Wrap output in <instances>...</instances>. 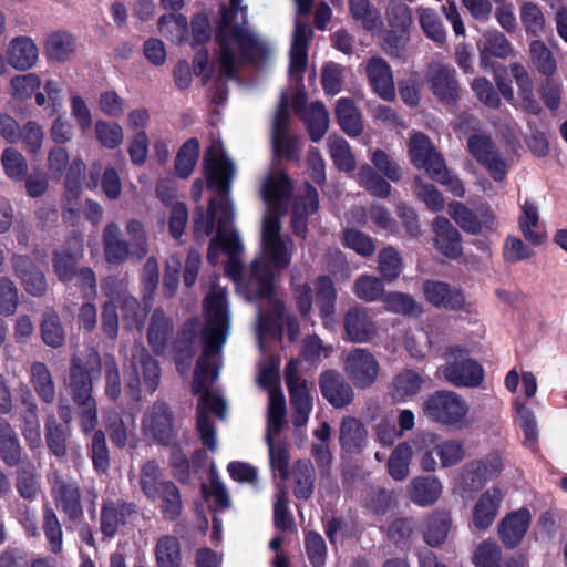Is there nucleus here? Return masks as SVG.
Here are the masks:
<instances>
[{
    "instance_id": "680f3d73",
    "label": "nucleus",
    "mask_w": 567,
    "mask_h": 567,
    "mask_svg": "<svg viewBox=\"0 0 567 567\" xmlns=\"http://www.w3.org/2000/svg\"><path fill=\"white\" fill-rule=\"evenodd\" d=\"M127 243L133 249V259L141 261L148 255V236L142 221L132 218L125 225Z\"/></svg>"
},
{
    "instance_id": "ea45409f",
    "label": "nucleus",
    "mask_w": 567,
    "mask_h": 567,
    "mask_svg": "<svg viewBox=\"0 0 567 567\" xmlns=\"http://www.w3.org/2000/svg\"><path fill=\"white\" fill-rule=\"evenodd\" d=\"M519 228L524 238L534 246L540 245L547 237L546 230L539 224L538 209L536 205L529 200H526L522 205Z\"/></svg>"
},
{
    "instance_id": "49530a36",
    "label": "nucleus",
    "mask_w": 567,
    "mask_h": 567,
    "mask_svg": "<svg viewBox=\"0 0 567 567\" xmlns=\"http://www.w3.org/2000/svg\"><path fill=\"white\" fill-rule=\"evenodd\" d=\"M311 141L319 142L329 128V113L321 102L310 104L301 114Z\"/></svg>"
},
{
    "instance_id": "58836bf2",
    "label": "nucleus",
    "mask_w": 567,
    "mask_h": 567,
    "mask_svg": "<svg viewBox=\"0 0 567 567\" xmlns=\"http://www.w3.org/2000/svg\"><path fill=\"white\" fill-rule=\"evenodd\" d=\"M452 526V518L447 512L437 511L429 516L423 522V538L431 547L442 545Z\"/></svg>"
},
{
    "instance_id": "5701e85b",
    "label": "nucleus",
    "mask_w": 567,
    "mask_h": 567,
    "mask_svg": "<svg viewBox=\"0 0 567 567\" xmlns=\"http://www.w3.org/2000/svg\"><path fill=\"white\" fill-rule=\"evenodd\" d=\"M319 385L322 396L336 409H342L353 401L351 384L338 371H324L320 375Z\"/></svg>"
},
{
    "instance_id": "aec40b11",
    "label": "nucleus",
    "mask_w": 567,
    "mask_h": 567,
    "mask_svg": "<svg viewBox=\"0 0 567 567\" xmlns=\"http://www.w3.org/2000/svg\"><path fill=\"white\" fill-rule=\"evenodd\" d=\"M343 328L347 339L354 343L370 342L378 334V326L369 309L354 306L348 309L343 317Z\"/></svg>"
},
{
    "instance_id": "4468645a",
    "label": "nucleus",
    "mask_w": 567,
    "mask_h": 567,
    "mask_svg": "<svg viewBox=\"0 0 567 567\" xmlns=\"http://www.w3.org/2000/svg\"><path fill=\"white\" fill-rule=\"evenodd\" d=\"M502 471V460L497 454H488L481 460L466 463L458 474V488L464 494L480 491Z\"/></svg>"
},
{
    "instance_id": "052dcab7",
    "label": "nucleus",
    "mask_w": 567,
    "mask_h": 567,
    "mask_svg": "<svg viewBox=\"0 0 567 567\" xmlns=\"http://www.w3.org/2000/svg\"><path fill=\"white\" fill-rule=\"evenodd\" d=\"M519 18L527 34L540 35L546 25L545 16L537 3L524 1L519 6Z\"/></svg>"
},
{
    "instance_id": "1a4fd4ad",
    "label": "nucleus",
    "mask_w": 567,
    "mask_h": 567,
    "mask_svg": "<svg viewBox=\"0 0 567 567\" xmlns=\"http://www.w3.org/2000/svg\"><path fill=\"white\" fill-rule=\"evenodd\" d=\"M101 357L95 351H90L85 360L73 357L70 364L69 383L74 402L93 399L92 379L101 372Z\"/></svg>"
},
{
    "instance_id": "f03ea898",
    "label": "nucleus",
    "mask_w": 567,
    "mask_h": 567,
    "mask_svg": "<svg viewBox=\"0 0 567 567\" xmlns=\"http://www.w3.org/2000/svg\"><path fill=\"white\" fill-rule=\"evenodd\" d=\"M206 324L202 330L203 353L199 357L192 384L194 393H202L197 408V430L202 443L210 451L217 450V437L214 423L207 412L219 419L226 415L223 398L213 393L208 386L217 379L220 368V353L225 344L230 320L226 300V291L213 289L205 299Z\"/></svg>"
},
{
    "instance_id": "5fc2aeb1",
    "label": "nucleus",
    "mask_w": 567,
    "mask_h": 567,
    "mask_svg": "<svg viewBox=\"0 0 567 567\" xmlns=\"http://www.w3.org/2000/svg\"><path fill=\"white\" fill-rule=\"evenodd\" d=\"M529 58L533 66L544 76L550 78L556 73V59L545 42L533 40L529 43Z\"/></svg>"
},
{
    "instance_id": "473e14b6",
    "label": "nucleus",
    "mask_w": 567,
    "mask_h": 567,
    "mask_svg": "<svg viewBox=\"0 0 567 567\" xmlns=\"http://www.w3.org/2000/svg\"><path fill=\"white\" fill-rule=\"evenodd\" d=\"M319 206L318 193L315 187L307 184L303 196L297 197L292 210V229L296 236L305 237L307 231V216L317 212Z\"/></svg>"
},
{
    "instance_id": "09e8293b",
    "label": "nucleus",
    "mask_w": 567,
    "mask_h": 567,
    "mask_svg": "<svg viewBox=\"0 0 567 567\" xmlns=\"http://www.w3.org/2000/svg\"><path fill=\"white\" fill-rule=\"evenodd\" d=\"M416 14L424 34L436 44H444L446 41V30L437 12L430 7H417Z\"/></svg>"
},
{
    "instance_id": "9b49d317",
    "label": "nucleus",
    "mask_w": 567,
    "mask_h": 567,
    "mask_svg": "<svg viewBox=\"0 0 567 567\" xmlns=\"http://www.w3.org/2000/svg\"><path fill=\"white\" fill-rule=\"evenodd\" d=\"M140 517V508L133 502L105 499L101 508V532L105 537L113 538L125 533Z\"/></svg>"
},
{
    "instance_id": "3c124183",
    "label": "nucleus",
    "mask_w": 567,
    "mask_h": 567,
    "mask_svg": "<svg viewBox=\"0 0 567 567\" xmlns=\"http://www.w3.org/2000/svg\"><path fill=\"white\" fill-rule=\"evenodd\" d=\"M0 455L9 466L17 465L21 455L17 434L10 423L2 417H0Z\"/></svg>"
},
{
    "instance_id": "a18cd8bd",
    "label": "nucleus",
    "mask_w": 567,
    "mask_h": 567,
    "mask_svg": "<svg viewBox=\"0 0 567 567\" xmlns=\"http://www.w3.org/2000/svg\"><path fill=\"white\" fill-rule=\"evenodd\" d=\"M71 436L70 426L59 424L54 415L45 421V441L49 450L59 458L68 453V441Z\"/></svg>"
},
{
    "instance_id": "864d4df0",
    "label": "nucleus",
    "mask_w": 567,
    "mask_h": 567,
    "mask_svg": "<svg viewBox=\"0 0 567 567\" xmlns=\"http://www.w3.org/2000/svg\"><path fill=\"white\" fill-rule=\"evenodd\" d=\"M163 478L159 465L154 461L146 462L141 468L140 486L143 494L152 501L157 499L162 485L168 483Z\"/></svg>"
},
{
    "instance_id": "c03bdc74",
    "label": "nucleus",
    "mask_w": 567,
    "mask_h": 567,
    "mask_svg": "<svg viewBox=\"0 0 567 567\" xmlns=\"http://www.w3.org/2000/svg\"><path fill=\"white\" fill-rule=\"evenodd\" d=\"M217 197L209 200L207 214H205L203 207H197L194 212V233L197 238H205L213 234L215 221H217V228L219 227V217L221 209L219 205L220 194L217 192Z\"/></svg>"
},
{
    "instance_id": "7c9ffc66",
    "label": "nucleus",
    "mask_w": 567,
    "mask_h": 567,
    "mask_svg": "<svg viewBox=\"0 0 567 567\" xmlns=\"http://www.w3.org/2000/svg\"><path fill=\"white\" fill-rule=\"evenodd\" d=\"M503 499L498 487L486 489L477 499L473 509V524L478 529H487L495 520Z\"/></svg>"
},
{
    "instance_id": "f8f14e48",
    "label": "nucleus",
    "mask_w": 567,
    "mask_h": 567,
    "mask_svg": "<svg viewBox=\"0 0 567 567\" xmlns=\"http://www.w3.org/2000/svg\"><path fill=\"white\" fill-rule=\"evenodd\" d=\"M422 291L429 303L439 309L474 313L475 306L468 301L462 289L440 280H426Z\"/></svg>"
},
{
    "instance_id": "0eeeda50",
    "label": "nucleus",
    "mask_w": 567,
    "mask_h": 567,
    "mask_svg": "<svg viewBox=\"0 0 567 567\" xmlns=\"http://www.w3.org/2000/svg\"><path fill=\"white\" fill-rule=\"evenodd\" d=\"M446 363L440 367L445 381L456 388H476L484 379L482 365L458 347H450L444 353Z\"/></svg>"
},
{
    "instance_id": "412c9836",
    "label": "nucleus",
    "mask_w": 567,
    "mask_h": 567,
    "mask_svg": "<svg viewBox=\"0 0 567 567\" xmlns=\"http://www.w3.org/2000/svg\"><path fill=\"white\" fill-rule=\"evenodd\" d=\"M365 74L373 92L382 100H395V84L390 64L381 56H371L365 62Z\"/></svg>"
},
{
    "instance_id": "a19ab883",
    "label": "nucleus",
    "mask_w": 567,
    "mask_h": 567,
    "mask_svg": "<svg viewBox=\"0 0 567 567\" xmlns=\"http://www.w3.org/2000/svg\"><path fill=\"white\" fill-rule=\"evenodd\" d=\"M30 383L44 403H53L56 396L55 383L45 363L35 361L30 367Z\"/></svg>"
},
{
    "instance_id": "2eb2a0df",
    "label": "nucleus",
    "mask_w": 567,
    "mask_h": 567,
    "mask_svg": "<svg viewBox=\"0 0 567 567\" xmlns=\"http://www.w3.org/2000/svg\"><path fill=\"white\" fill-rule=\"evenodd\" d=\"M48 482L56 507L70 520L81 518L83 516V507L79 484L74 480L61 475L58 471H52L48 475Z\"/></svg>"
},
{
    "instance_id": "0e129e2a",
    "label": "nucleus",
    "mask_w": 567,
    "mask_h": 567,
    "mask_svg": "<svg viewBox=\"0 0 567 567\" xmlns=\"http://www.w3.org/2000/svg\"><path fill=\"white\" fill-rule=\"evenodd\" d=\"M198 320H188L179 332L175 349L181 361L190 360L197 351Z\"/></svg>"
},
{
    "instance_id": "a211bd4d",
    "label": "nucleus",
    "mask_w": 567,
    "mask_h": 567,
    "mask_svg": "<svg viewBox=\"0 0 567 567\" xmlns=\"http://www.w3.org/2000/svg\"><path fill=\"white\" fill-rule=\"evenodd\" d=\"M290 112L287 96L282 95L272 121L271 143L276 156L295 158L296 137L289 133Z\"/></svg>"
},
{
    "instance_id": "338daca9",
    "label": "nucleus",
    "mask_w": 567,
    "mask_h": 567,
    "mask_svg": "<svg viewBox=\"0 0 567 567\" xmlns=\"http://www.w3.org/2000/svg\"><path fill=\"white\" fill-rule=\"evenodd\" d=\"M1 165L4 174L13 181H23L28 174V163L20 151L6 147L1 154Z\"/></svg>"
},
{
    "instance_id": "4be33fe9",
    "label": "nucleus",
    "mask_w": 567,
    "mask_h": 567,
    "mask_svg": "<svg viewBox=\"0 0 567 567\" xmlns=\"http://www.w3.org/2000/svg\"><path fill=\"white\" fill-rule=\"evenodd\" d=\"M434 454L440 460V466L443 468L458 464L465 457L463 443L457 440H446L436 444L433 450L423 453L420 465L425 472L436 471L439 463Z\"/></svg>"
},
{
    "instance_id": "6e6d98bb",
    "label": "nucleus",
    "mask_w": 567,
    "mask_h": 567,
    "mask_svg": "<svg viewBox=\"0 0 567 567\" xmlns=\"http://www.w3.org/2000/svg\"><path fill=\"white\" fill-rule=\"evenodd\" d=\"M17 489L21 497L32 501L40 488V474L34 464L23 462L17 472Z\"/></svg>"
},
{
    "instance_id": "69168bd1",
    "label": "nucleus",
    "mask_w": 567,
    "mask_h": 567,
    "mask_svg": "<svg viewBox=\"0 0 567 567\" xmlns=\"http://www.w3.org/2000/svg\"><path fill=\"white\" fill-rule=\"evenodd\" d=\"M351 17L359 21L367 31L377 29L380 24V13L370 0H349Z\"/></svg>"
},
{
    "instance_id": "774afa93",
    "label": "nucleus",
    "mask_w": 567,
    "mask_h": 567,
    "mask_svg": "<svg viewBox=\"0 0 567 567\" xmlns=\"http://www.w3.org/2000/svg\"><path fill=\"white\" fill-rule=\"evenodd\" d=\"M328 146L330 156L339 169L344 172H351L354 169V156L351 153L348 142L343 137L337 135L329 136Z\"/></svg>"
},
{
    "instance_id": "6e6552de",
    "label": "nucleus",
    "mask_w": 567,
    "mask_h": 567,
    "mask_svg": "<svg viewBox=\"0 0 567 567\" xmlns=\"http://www.w3.org/2000/svg\"><path fill=\"white\" fill-rule=\"evenodd\" d=\"M141 430L145 439L158 445H172L178 435V425L171 406L155 401L142 416Z\"/></svg>"
},
{
    "instance_id": "39448f33",
    "label": "nucleus",
    "mask_w": 567,
    "mask_h": 567,
    "mask_svg": "<svg viewBox=\"0 0 567 567\" xmlns=\"http://www.w3.org/2000/svg\"><path fill=\"white\" fill-rule=\"evenodd\" d=\"M423 414L432 422L463 429L470 424V406L456 392L439 390L422 403Z\"/></svg>"
},
{
    "instance_id": "dca6fc26",
    "label": "nucleus",
    "mask_w": 567,
    "mask_h": 567,
    "mask_svg": "<svg viewBox=\"0 0 567 567\" xmlns=\"http://www.w3.org/2000/svg\"><path fill=\"white\" fill-rule=\"evenodd\" d=\"M343 369L355 386L365 389L375 382L380 365L368 349L355 348L347 354Z\"/></svg>"
},
{
    "instance_id": "a878e982",
    "label": "nucleus",
    "mask_w": 567,
    "mask_h": 567,
    "mask_svg": "<svg viewBox=\"0 0 567 567\" xmlns=\"http://www.w3.org/2000/svg\"><path fill=\"white\" fill-rule=\"evenodd\" d=\"M409 153L412 163L419 168H425L429 175L440 174L444 163L443 157L435 151L430 138L423 133H415L410 138Z\"/></svg>"
},
{
    "instance_id": "ddd939ff",
    "label": "nucleus",
    "mask_w": 567,
    "mask_h": 567,
    "mask_svg": "<svg viewBox=\"0 0 567 567\" xmlns=\"http://www.w3.org/2000/svg\"><path fill=\"white\" fill-rule=\"evenodd\" d=\"M298 360H290L286 367V383L293 410L292 424L297 429L307 424L312 411V398L308 383L298 375Z\"/></svg>"
},
{
    "instance_id": "603ef678",
    "label": "nucleus",
    "mask_w": 567,
    "mask_h": 567,
    "mask_svg": "<svg viewBox=\"0 0 567 567\" xmlns=\"http://www.w3.org/2000/svg\"><path fill=\"white\" fill-rule=\"evenodd\" d=\"M42 529L49 550L59 555L63 550V530L55 512L50 506H44L42 516Z\"/></svg>"
},
{
    "instance_id": "e433bc0d",
    "label": "nucleus",
    "mask_w": 567,
    "mask_h": 567,
    "mask_svg": "<svg viewBox=\"0 0 567 567\" xmlns=\"http://www.w3.org/2000/svg\"><path fill=\"white\" fill-rule=\"evenodd\" d=\"M292 492L298 499L311 497L316 483V471L309 460H299L290 473Z\"/></svg>"
},
{
    "instance_id": "7ed1b4c3",
    "label": "nucleus",
    "mask_w": 567,
    "mask_h": 567,
    "mask_svg": "<svg viewBox=\"0 0 567 567\" xmlns=\"http://www.w3.org/2000/svg\"><path fill=\"white\" fill-rule=\"evenodd\" d=\"M240 4L241 0H230L229 7L221 9L217 25L218 74L225 80L234 79L243 62L256 63L267 54L266 44L248 27L246 8Z\"/></svg>"
},
{
    "instance_id": "c85d7f7f",
    "label": "nucleus",
    "mask_w": 567,
    "mask_h": 567,
    "mask_svg": "<svg viewBox=\"0 0 567 567\" xmlns=\"http://www.w3.org/2000/svg\"><path fill=\"white\" fill-rule=\"evenodd\" d=\"M406 491L412 503L421 507H429L440 499L443 485L441 480L434 475H420L410 481Z\"/></svg>"
},
{
    "instance_id": "37998d69",
    "label": "nucleus",
    "mask_w": 567,
    "mask_h": 567,
    "mask_svg": "<svg viewBox=\"0 0 567 567\" xmlns=\"http://www.w3.org/2000/svg\"><path fill=\"white\" fill-rule=\"evenodd\" d=\"M75 49L74 37L65 31L52 32L45 40V54L51 61H68L74 54Z\"/></svg>"
},
{
    "instance_id": "c9c22d12",
    "label": "nucleus",
    "mask_w": 567,
    "mask_h": 567,
    "mask_svg": "<svg viewBox=\"0 0 567 567\" xmlns=\"http://www.w3.org/2000/svg\"><path fill=\"white\" fill-rule=\"evenodd\" d=\"M103 422L111 442L120 449L125 447L130 439L134 436L135 422L133 417L124 419L112 410L104 413Z\"/></svg>"
},
{
    "instance_id": "de8ad7c7",
    "label": "nucleus",
    "mask_w": 567,
    "mask_h": 567,
    "mask_svg": "<svg viewBox=\"0 0 567 567\" xmlns=\"http://www.w3.org/2000/svg\"><path fill=\"white\" fill-rule=\"evenodd\" d=\"M412 457L413 450L408 442L398 444L388 460L389 475L395 481H405L410 475Z\"/></svg>"
},
{
    "instance_id": "bb28decb",
    "label": "nucleus",
    "mask_w": 567,
    "mask_h": 567,
    "mask_svg": "<svg viewBox=\"0 0 567 567\" xmlns=\"http://www.w3.org/2000/svg\"><path fill=\"white\" fill-rule=\"evenodd\" d=\"M10 66L18 71L32 69L39 60V48L28 35H18L10 40L6 51Z\"/></svg>"
},
{
    "instance_id": "2f4dec72",
    "label": "nucleus",
    "mask_w": 567,
    "mask_h": 567,
    "mask_svg": "<svg viewBox=\"0 0 567 567\" xmlns=\"http://www.w3.org/2000/svg\"><path fill=\"white\" fill-rule=\"evenodd\" d=\"M339 441L343 451L358 454L367 446L368 431L360 420L352 416L344 417L340 423Z\"/></svg>"
},
{
    "instance_id": "423d86ee",
    "label": "nucleus",
    "mask_w": 567,
    "mask_h": 567,
    "mask_svg": "<svg viewBox=\"0 0 567 567\" xmlns=\"http://www.w3.org/2000/svg\"><path fill=\"white\" fill-rule=\"evenodd\" d=\"M125 378L134 400H140L142 385L151 394L156 391L161 378L159 367L144 347H133L131 359L125 367Z\"/></svg>"
},
{
    "instance_id": "72a5a7b5",
    "label": "nucleus",
    "mask_w": 567,
    "mask_h": 567,
    "mask_svg": "<svg viewBox=\"0 0 567 567\" xmlns=\"http://www.w3.org/2000/svg\"><path fill=\"white\" fill-rule=\"evenodd\" d=\"M309 35L308 27L297 20L295 25L293 39L290 49L289 73L296 80H301L307 64V40Z\"/></svg>"
},
{
    "instance_id": "4c0bfd02",
    "label": "nucleus",
    "mask_w": 567,
    "mask_h": 567,
    "mask_svg": "<svg viewBox=\"0 0 567 567\" xmlns=\"http://www.w3.org/2000/svg\"><path fill=\"white\" fill-rule=\"evenodd\" d=\"M174 326L163 310L156 309L150 321L147 340L156 353H162L166 349L168 340L172 338Z\"/></svg>"
},
{
    "instance_id": "6ab92c4d",
    "label": "nucleus",
    "mask_w": 567,
    "mask_h": 567,
    "mask_svg": "<svg viewBox=\"0 0 567 567\" xmlns=\"http://www.w3.org/2000/svg\"><path fill=\"white\" fill-rule=\"evenodd\" d=\"M83 254V236L73 231L66 239L65 246L53 254V269L61 281L70 282L74 279L78 271L76 264L82 259Z\"/></svg>"
},
{
    "instance_id": "8fccbe9b",
    "label": "nucleus",
    "mask_w": 567,
    "mask_h": 567,
    "mask_svg": "<svg viewBox=\"0 0 567 567\" xmlns=\"http://www.w3.org/2000/svg\"><path fill=\"white\" fill-rule=\"evenodd\" d=\"M382 301L385 309L393 313L419 317L423 312L422 305L419 303L411 295L404 292L390 291L383 296Z\"/></svg>"
},
{
    "instance_id": "4d7b16f0",
    "label": "nucleus",
    "mask_w": 567,
    "mask_h": 567,
    "mask_svg": "<svg viewBox=\"0 0 567 567\" xmlns=\"http://www.w3.org/2000/svg\"><path fill=\"white\" fill-rule=\"evenodd\" d=\"M385 21L390 29L410 32L413 25L412 9L403 2L391 0L384 9Z\"/></svg>"
},
{
    "instance_id": "e2e57ef3",
    "label": "nucleus",
    "mask_w": 567,
    "mask_h": 567,
    "mask_svg": "<svg viewBox=\"0 0 567 567\" xmlns=\"http://www.w3.org/2000/svg\"><path fill=\"white\" fill-rule=\"evenodd\" d=\"M423 378L413 370H404L393 380L392 395L396 400H405L417 394L423 384Z\"/></svg>"
},
{
    "instance_id": "f257e3e1",
    "label": "nucleus",
    "mask_w": 567,
    "mask_h": 567,
    "mask_svg": "<svg viewBox=\"0 0 567 567\" xmlns=\"http://www.w3.org/2000/svg\"><path fill=\"white\" fill-rule=\"evenodd\" d=\"M290 192L291 185L287 175L278 171L271 172L261 187L262 198L268 207L261 227L262 256L251 262L246 282L249 298L267 299L270 305V313L258 310L257 315L256 330L260 348L264 337L277 334L284 321L285 306L271 295L274 272L288 268L295 252L292 239L281 234L280 225V216L287 210Z\"/></svg>"
},
{
    "instance_id": "f704fd0d",
    "label": "nucleus",
    "mask_w": 567,
    "mask_h": 567,
    "mask_svg": "<svg viewBox=\"0 0 567 567\" xmlns=\"http://www.w3.org/2000/svg\"><path fill=\"white\" fill-rule=\"evenodd\" d=\"M513 47L507 38L499 31H487L480 47L481 65L487 68L493 58L507 59L513 54Z\"/></svg>"
},
{
    "instance_id": "cd10ccee",
    "label": "nucleus",
    "mask_w": 567,
    "mask_h": 567,
    "mask_svg": "<svg viewBox=\"0 0 567 567\" xmlns=\"http://www.w3.org/2000/svg\"><path fill=\"white\" fill-rule=\"evenodd\" d=\"M434 246L445 257L457 259L462 255L461 234L445 217L433 220Z\"/></svg>"
},
{
    "instance_id": "393cba45",
    "label": "nucleus",
    "mask_w": 567,
    "mask_h": 567,
    "mask_svg": "<svg viewBox=\"0 0 567 567\" xmlns=\"http://www.w3.org/2000/svg\"><path fill=\"white\" fill-rule=\"evenodd\" d=\"M11 266L28 293L34 297H41L45 293L47 281L44 274L29 256L13 255Z\"/></svg>"
},
{
    "instance_id": "79ce46f5",
    "label": "nucleus",
    "mask_w": 567,
    "mask_h": 567,
    "mask_svg": "<svg viewBox=\"0 0 567 567\" xmlns=\"http://www.w3.org/2000/svg\"><path fill=\"white\" fill-rule=\"evenodd\" d=\"M336 116L339 125L349 136H358L362 133V116L351 99L342 97L337 101Z\"/></svg>"
},
{
    "instance_id": "13d9d810",
    "label": "nucleus",
    "mask_w": 567,
    "mask_h": 567,
    "mask_svg": "<svg viewBox=\"0 0 567 567\" xmlns=\"http://www.w3.org/2000/svg\"><path fill=\"white\" fill-rule=\"evenodd\" d=\"M155 555L158 567H179L182 557L178 539L172 535L159 537L156 543Z\"/></svg>"
},
{
    "instance_id": "20e7f679",
    "label": "nucleus",
    "mask_w": 567,
    "mask_h": 567,
    "mask_svg": "<svg viewBox=\"0 0 567 567\" xmlns=\"http://www.w3.org/2000/svg\"><path fill=\"white\" fill-rule=\"evenodd\" d=\"M204 164L208 187L214 188L220 194L219 205L221 209L219 227L216 237L210 241L207 258L212 262H215L217 257V248L215 245H217L229 254L231 265L236 266L237 255L243 249L238 234L230 227L235 210L229 198V192L231 182L236 175V166L225 154L219 143H214L207 148Z\"/></svg>"
},
{
    "instance_id": "c756f323",
    "label": "nucleus",
    "mask_w": 567,
    "mask_h": 567,
    "mask_svg": "<svg viewBox=\"0 0 567 567\" xmlns=\"http://www.w3.org/2000/svg\"><path fill=\"white\" fill-rule=\"evenodd\" d=\"M530 520L532 515L526 508L507 514L498 524V535L504 545L516 547L528 530Z\"/></svg>"
},
{
    "instance_id": "f3484780",
    "label": "nucleus",
    "mask_w": 567,
    "mask_h": 567,
    "mask_svg": "<svg viewBox=\"0 0 567 567\" xmlns=\"http://www.w3.org/2000/svg\"><path fill=\"white\" fill-rule=\"evenodd\" d=\"M426 82L440 102L451 105L457 101L460 83L455 69L437 62L431 63L426 71Z\"/></svg>"
},
{
    "instance_id": "bf43d9fd",
    "label": "nucleus",
    "mask_w": 567,
    "mask_h": 567,
    "mask_svg": "<svg viewBox=\"0 0 567 567\" xmlns=\"http://www.w3.org/2000/svg\"><path fill=\"white\" fill-rule=\"evenodd\" d=\"M286 417V400L281 390H272L269 394L268 420L266 434L278 435L284 427Z\"/></svg>"
},
{
    "instance_id": "9d476101",
    "label": "nucleus",
    "mask_w": 567,
    "mask_h": 567,
    "mask_svg": "<svg viewBox=\"0 0 567 567\" xmlns=\"http://www.w3.org/2000/svg\"><path fill=\"white\" fill-rule=\"evenodd\" d=\"M467 148L473 157L489 172L494 181H504L509 163L502 156L488 134L473 133L467 138Z\"/></svg>"
},
{
    "instance_id": "b1692460",
    "label": "nucleus",
    "mask_w": 567,
    "mask_h": 567,
    "mask_svg": "<svg viewBox=\"0 0 567 567\" xmlns=\"http://www.w3.org/2000/svg\"><path fill=\"white\" fill-rule=\"evenodd\" d=\"M102 244L104 259L110 265L120 266L133 258V249L127 240L123 239L121 227L115 221L105 225Z\"/></svg>"
}]
</instances>
